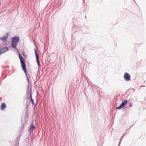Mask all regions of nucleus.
<instances>
[{"mask_svg": "<svg viewBox=\"0 0 146 146\" xmlns=\"http://www.w3.org/2000/svg\"><path fill=\"white\" fill-rule=\"evenodd\" d=\"M8 48L7 47H5L0 50V55L3 54L4 52H5L8 50Z\"/></svg>", "mask_w": 146, "mask_h": 146, "instance_id": "7", "label": "nucleus"}, {"mask_svg": "<svg viewBox=\"0 0 146 146\" xmlns=\"http://www.w3.org/2000/svg\"><path fill=\"white\" fill-rule=\"evenodd\" d=\"M127 102V101L126 100H123L121 104L117 108V109H119L123 108L125 104H126Z\"/></svg>", "mask_w": 146, "mask_h": 146, "instance_id": "3", "label": "nucleus"}, {"mask_svg": "<svg viewBox=\"0 0 146 146\" xmlns=\"http://www.w3.org/2000/svg\"><path fill=\"white\" fill-rule=\"evenodd\" d=\"M35 128V127L33 125H32V127H31V129H34Z\"/></svg>", "mask_w": 146, "mask_h": 146, "instance_id": "11", "label": "nucleus"}, {"mask_svg": "<svg viewBox=\"0 0 146 146\" xmlns=\"http://www.w3.org/2000/svg\"><path fill=\"white\" fill-rule=\"evenodd\" d=\"M35 55H36V61H37V62L38 65V66H40V62H39L38 56V54L37 53L35 49Z\"/></svg>", "mask_w": 146, "mask_h": 146, "instance_id": "6", "label": "nucleus"}, {"mask_svg": "<svg viewBox=\"0 0 146 146\" xmlns=\"http://www.w3.org/2000/svg\"><path fill=\"white\" fill-rule=\"evenodd\" d=\"M124 79L127 81H129L131 79L130 76L127 72H126L124 74Z\"/></svg>", "mask_w": 146, "mask_h": 146, "instance_id": "4", "label": "nucleus"}, {"mask_svg": "<svg viewBox=\"0 0 146 146\" xmlns=\"http://www.w3.org/2000/svg\"><path fill=\"white\" fill-rule=\"evenodd\" d=\"M19 40V38L18 37H15L12 38V47L15 48L17 44V43Z\"/></svg>", "mask_w": 146, "mask_h": 146, "instance_id": "2", "label": "nucleus"}, {"mask_svg": "<svg viewBox=\"0 0 146 146\" xmlns=\"http://www.w3.org/2000/svg\"><path fill=\"white\" fill-rule=\"evenodd\" d=\"M19 57L21 61V67L22 69L26 74H27V69L26 67V65L25 63V60L22 57L21 55L19 54Z\"/></svg>", "mask_w": 146, "mask_h": 146, "instance_id": "1", "label": "nucleus"}, {"mask_svg": "<svg viewBox=\"0 0 146 146\" xmlns=\"http://www.w3.org/2000/svg\"><path fill=\"white\" fill-rule=\"evenodd\" d=\"M22 54H23V55L26 58H27V56L26 55H25V52L24 51H23L22 52Z\"/></svg>", "mask_w": 146, "mask_h": 146, "instance_id": "10", "label": "nucleus"}, {"mask_svg": "<svg viewBox=\"0 0 146 146\" xmlns=\"http://www.w3.org/2000/svg\"><path fill=\"white\" fill-rule=\"evenodd\" d=\"M8 34L7 33H6L5 36L2 37H0V40L3 42H6L7 40V39L8 38Z\"/></svg>", "mask_w": 146, "mask_h": 146, "instance_id": "5", "label": "nucleus"}, {"mask_svg": "<svg viewBox=\"0 0 146 146\" xmlns=\"http://www.w3.org/2000/svg\"><path fill=\"white\" fill-rule=\"evenodd\" d=\"M30 98L31 99V101L32 104L33 105L35 106V104H34L33 101V99L32 98V96L31 94H30Z\"/></svg>", "mask_w": 146, "mask_h": 146, "instance_id": "9", "label": "nucleus"}, {"mask_svg": "<svg viewBox=\"0 0 146 146\" xmlns=\"http://www.w3.org/2000/svg\"><path fill=\"white\" fill-rule=\"evenodd\" d=\"M132 106V104L131 103H130V107H131Z\"/></svg>", "mask_w": 146, "mask_h": 146, "instance_id": "12", "label": "nucleus"}, {"mask_svg": "<svg viewBox=\"0 0 146 146\" xmlns=\"http://www.w3.org/2000/svg\"><path fill=\"white\" fill-rule=\"evenodd\" d=\"M6 107V106L4 103H2L1 105V110H3L4 108Z\"/></svg>", "mask_w": 146, "mask_h": 146, "instance_id": "8", "label": "nucleus"}]
</instances>
